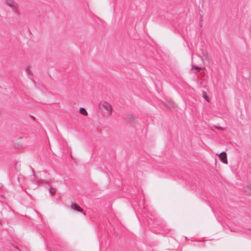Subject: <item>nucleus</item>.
<instances>
[{
	"instance_id": "f257e3e1",
	"label": "nucleus",
	"mask_w": 251,
	"mask_h": 251,
	"mask_svg": "<svg viewBox=\"0 0 251 251\" xmlns=\"http://www.w3.org/2000/svg\"><path fill=\"white\" fill-rule=\"evenodd\" d=\"M100 108L103 115L105 116L109 115L112 111L111 105L106 101L101 102L100 105Z\"/></svg>"
},
{
	"instance_id": "f03ea898",
	"label": "nucleus",
	"mask_w": 251,
	"mask_h": 251,
	"mask_svg": "<svg viewBox=\"0 0 251 251\" xmlns=\"http://www.w3.org/2000/svg\"><path fill=\"white\" fill-rule=\"evenodd\" d=\"M5 3L10 7L13 11L18 13L19 11V7L17 3L14 0H4Z\"/></svg>"
},
{
	"instance_id": "7ed1b4c3",
	"label": "nucleus",
	"mask_w": 251,
	"mask_h": 251,
	"mask_svg": "<svg viewBox=\"0 0 251 251\" xmlns=\"http://www.w3.org/2000/svg\"><path fill=\"white\" fill-rule=\"evenodd\" d=\"M218 155L219 156L220 159L223 163L225 164L227 163V156L226 152L223 151L220 154Z\"/></svg>"
},
{
	"instance_id": "20e7f679",
	"label": "nucleus",
	"mask_w": 251,
	"mask_h": 251,
	"mask_svg": "<svg viewBox=\"0 0 251 251\" xmlns=\"http://www.w3.org/2000/svg\"><path fill=\"white\" fill-rule=\"evenodd\" d=\"M71 208L77 211H82V209L76 203H73L71 204Z\"/></svg>"
},
{
	"instance_id": "39448f33",
	"label": "nucleus",
	"mask_w": 251,
	"mask_h": 251,
	"mask_svg": "<svg viewBox=\"0 0 251 251\" xmlns=\"http://www.w3.org/2000/svg\"><path fill=\"white\" fill-rule=\"evenodd\" d=\"M244 191L248 193H251V183L248 184L245 187Z\"/></svg>"
},
{
	"instance_id": "423d86ee",
	"label": "nucleus",
	"mask_w": 251,
	"mask_h": 251,
	"mask_svg": "<svg viewBox=\"0 0 251 251\" xmlns=\"http://www.w3.org/2000/svg\"><path fill=\"white\" fill-rule=\"evenodd\" d=\"M25 72L26 73V74L28 75V76L29 77V75H30V74H31V68L29 66H27L26 68H25Z\"/></svg>"
},
{
	"instance_id": "0eeeda50",
	"label": "nucleus",
	"mask_w": 251,
	"mask_h": 251,
	"mask_svg": "<svg viewBox=\"0 0 251 251\" xmlns=\"http://www.w3.org/2000/svg\"><path fill=\"white\" fill-rule=\"evenodd\" d=\"M202 97L203 98L208 102L209 101V100L208 99V96H207V93L205 91H202Z\"/></svg>"
},
{
	"instance_id": "6e6552de",
	"label": "nucleus",
	"mask_w": 251,
	"mask_h": 251,
	"mask_svg": "<svg viewBox=\"0 0 251 251\" xmlns=\"http://www.w3.org/2000/svg\"><path fill=\"white\" fill-rule=\"evenodd\" d=\"M79 112L84 115H87V111H86V110L84 108H80V110H79Z\"/></svg>"
},
{
	"instance_id": "1a4fd4ad",
	"label": "nucleus",
	"mask_w": 251,
	"mask_h": 251,
	"mask_svg": "<svg viewBox=\"0 0 251 251\" xmlns=\"http://www.w3.org/2000/svg\"><path fill=\"white\" fill-rule=\"evenodd\" d=\"M192 68H195V69L197 70L198 71H200L202 69V67H200L196 66L194 65L192 66Z\"/></svg>"
},
{
	"instance_id": "9d476101",
	"label": "nucleus",
	"mask_w": 251,
	"mask_h": 251,
	"mask_svg": "<svg viewBox=\"0 0 251 251\" xmlns=\"http://www.w3.org/2000/svg\"><path fill=\"white\" fill-rule=\"evenodd\" d=\"M49 190L52 194H53L55 192L54 190H52L51 189H49Z\"/></svg>"
},
{
	"instance_id": "9b49d317",
	"label": "nucleus",
	"mask_w": 251,
	"mask_h": 251,
	"mask_svg": "<svg viewBox=\"0 0 251 251\" xmlns=\"http://www.w3.org/2000/svg\"><path fill=\"white\" fill-rule=\"evenodd\" d=\"M217 128L218 129H222V130L223 129V128H222L221 127H217Z\"/></svg>"
}]
</instances>
